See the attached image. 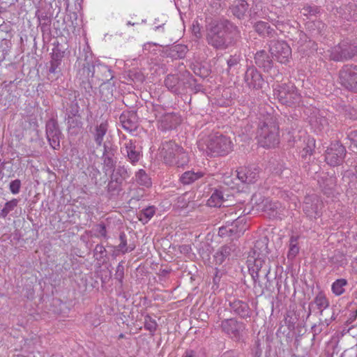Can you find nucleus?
Wrapping results in <instances>:
<instances>
[{
	"label": "nucleus",
	"mask_w": 357,
	"mask_h": 357,
	"mask_svg": "<svg viewBox=\"0 0 357 357\" xmlns=\"http://www.w3.org/2000/svg\"><path fill=\"white\" fill-rule=\"evenodd\" d=\"M208 44L216 50H225L233 40L241 38L238 26L228 20L210 19L206 25Z\"/></svg>",
	"instance_id": "1"
},
{
	"label": "nucleus",
	"mask_w": 357,
	"mask_h": 357,
	"mask_svg": "<svg viewBox=\"0 0 357 357\" xmlns=\"http://www.w3.org/2000/svg\"><path fill=\"white\" fill-rule=\"evenodd\" d=\"M79 74L82 77H91L102 82L111 81L114 77L113 71L98 61H93L91 55L86 56L84 60L79 59Z\"/></svg>",
	"instance_id": "2"
},
{
	"label": "nucleus",
	"mask_w": 357,
	"mask_h": 357,
	"mask_svg": "<svg viewBox=\"0 0 357 357\" xmlns=\"http://www.w3.org/2000/svg\"><path fill=\"white\" fill-rule=\"evenodd\" d=\"M257 142L264 148L275 147L279 143V126L273 116L266 117L260 122L257 130Z\"/></svg>",
	"instance_id": "3"
},
{
	"label": "nucleus",
	"mask_w": 357,
	"mask_h": 357,
	"mask_svg": "<svg viewBox=\"0 0 357 357\" xmlns=\"http://www.w3.org/2000/svg\"><path fill=\"white\" fill-rule=\"evenodd\" d=\"M247 265L249 273L254 282V289L256 292L262 294L264 293L263 287L259 281L260 274H264L267 282H269L268 275L271 271L270 261L268 257H248Z\"/></svg>",
	"instance_id": "4"
},
{
	"label": "nucleus",
	"mask_w": 357,
	"mask_h": 357,
	"mask_svg": "<svg viewBox=\"0 0 357 357\" xmlns=\"http://www.w3.org/2000/svg\"><path fill=\"white\" fill-rule=\"evenodd\" d=\"M160 154L164 162L169 166L182 167L189 162L188 153L183 147L172 141L165 142L162 144Z\"/></svg>",
	"instance_id": "5"
},
{
	"label": "nucleus",
	"mask_w": 357,
	"mask_h": 357,
	"mask_svg": "<svg viewBox=\"0 0 357 357\" xmlns=\"http://www.w3.org/2000/svg\"><path fill=\"white\" fill-rule=\"evenodd\" d=\"M203 145L199 144V146ZM204 145L206 148L202 146L201 149L211 157L227 155L233 148L230 138L219 133L209 135L204 142Z\"/></svg>",
	"instance_id": "6"
},
{
	"label": "nucleus",
	"mask_w": 357,
	"mask_h": 357,
	"mask_svg": "<svg viewBox=\"0 0 357 357\" xmlns=\"http://www.w3.org/2000/svg\"><path fill=\"white\" fill-rule=\"evenodd\" d=\"M328 52L331 60L335 62H344L357 55V44L348 39L343 40Z\"/></svg>",
	"instance_id": "7"
},
{
	"label": "nucleus",
	"mask_w": 357,
	"mask_h": 357,
	"mask_svg": "<svg viewBox=\"0 0 357 357\" xmlns=\"http://www.w3.org/2000/svg\"><path fill=\"white\" fill-rule=\"evenodd\" d=\"M274 96L282 105L289 107L298 105L301 96L293 83L278 84L274 89Z\"/></svg>",
	"instance_id": "8"
},
{
	"label": "nucleus",
	"mask_w": 357,
	"mask_h": 357,
	"mask_svg": "<svg viewBox=\"0 0 357 357\" xmlns=\"http://www.w3.org/2000/svg\"><path fill=\"white\" fill-rule=\"evenodd\" d=\"M222 333L234 341H243L246 334V324L235 318L225 319L220 325Z\"/></svg>",
	"instance_id": "9"
},
{
	"label": "nucleus",
	"mask_w": 357,
	"mask_h": 357,
	"mask_svg": "<svg viewBox=\"0 0 357 357\" xmlns=\"http://www.w3.org/2000/svg\"><path fill=\"white\" fill-rule=\"evenodd\" d=\"M339 82L347 91L357 93V66L344 65L339 71Z\"/></svg>",
	"instance_id": "10"
},
{
	"label": "nucleus",
	"mask_w": 357,
	"mask_h": 357,
	"mask_svg": "<svg viewBox=\"0 0 357 357\" xmlns=\"http://www.w3.org/2000/svg\"><path fill=\"white\" fill-rule=\"evenodd\" d=\"M190 80H194L192 76L188 72L183 73L181 76L178 75H168L165 81V85L171 92L179 94L184 91L185 84Z\"/></svg>",
	"instance_id": "11"
},
{
	"label": "nucleus",
	"mask_w": 357,
	"mask_h": 357,
	"mask_svg": "<svg viewBox=\"0 0 357 357\" xmlns=\"http://www.w3.org/2000/svg\"><path fill=\"white\" fill-rule=\"evenodd\" d=\"M269 52L281 63L287 64L291 59V49L284 40H272L269 43Z\"/></svg>",
	"instance_id": "12"
},
{
	"label": "nucleus",
	"mask_w": 357,
	"mask_h": 357,
	"mask_svg": "<svg viewBox=\"0 0 357 357\" xmlns=\"http://www.w3.org/2000/svg\"><path fill=\"white\" fill-rule=\"evenodd\" d=\"M125 142L120 148L121 153L132 165H136L142 158V148L137 145L136 140L128 139L125 135L123 136Z\"/></svg>",
	"instance_id": "13"
},
{
	"label": "nucleus",
	"mask_w": 357,
	"mask_h": 357,
	"mask_svg": "<svg viewBox=\"0 0 357 357\" xmlns=\"http://www.w3.org/2000/svg\"><path fill=\"white\" fill-rule=\"evenodd\" d=\"M322 207V200L317 195L312 194L305 197L303 203V211L310 219H316L320 217Z\"/></svg>",
	"instance_id": "14"
},
{
	"label": "nucleus",
	"mask_w": 357,
	"mask_h": 357,
	"mask_svg": "<svg viewBox=\"0 0 357 357\" xmlns=\"http://www.w3.org/2000/svg\"><path fill=\"white\" fill-rule=\"evenodd\" d=\"M345 155V147L339 142H335L326 151L325 160L329 165L335 167L342 164Z\"/></svg>",
	"instance_id": "15"
},
{
	"label": "nucleus",
	"mask_w": 357,
	"mask_h": 357,
	"mask_svg": "<svg viewBox=\"0 0 357 357\" xmlns=\"http://www.w3.org/2000/svg\"><path fill=\"white\" fill-rule=\"evenodd\" d=\"M46 135L50 145L54 149L60 148V138L61 132L59 128L57 121L54 119H50L46 123Z\"/></svg>",
	"instance_id": "16"
},
{
	"label": "nucleus",
	"mask_w": 357,
	"mask_h": 357,
	"mask_svg": "<svg viewBox=\"0 0 357 357\" xmlns=\"http://www.w3.org/2000/svg\"><path fill=\"white\" fill-rule=\"evenodd\" d=\"M244 82L247 86L252 89H260L265 84L262 75L255 66L248 67L244 75Z\"/></svg>",
	"instance_id": "17"
},
{
	"label": "nucleus",
	"mask_w": 357,
	"mask_h": 357,
	"mask_svg": "<svg viewBox=\"0 0 357 357\" xmlns=\"http://www.w3.org/2000/svg\"><path fill=\"white\" fill-rule=\"evenodd\" d=\"M229 306L230 312L241 319L250 318L252 314L248 303L241 300L234 299L233 301H229Z\"/></svg>",
	"instance_id": "18"
},
{
	"label": "nucleus",
	"mask_w": 357,
	"mask_h": 357,
	"mask_svg": "<svg viewBox=\"0 0 357 357\" xmlns=\"http://www.w3.org/2000/svg\"><path fill=\"white\" fill-rule=\"evenodd\" d=\"M181 123V118L175 113H165L158 119V128L162 131L175 129Z\"/></svg>",
	"instance_id": "19"
},
{
	"label": "nucleus",
	"mask_w": 357,
	"mask_h": 357,
	"mask_svg": "<svg viewBox=\"0 0 357 357\" xmlns=\"http://www.w3.org/2000/svg\"><path fill=\"white\" fill-rule=\"evenodd\" d=\"M323 193L328 197H334L339 194L337 190V178L328 175L321 177L318 181Z\"/></svg>",
	"instance_id": "20"
},
{
	"label": "nucleus",
	"mask_w": 357,
	"mask_h": 357,
	"mask_svg": "<svg viewBox=\"0 0 357 357\" xmlns=\"http://www.w3.org/2000/svg\"><path fill=\"white\" fill-rule=\"evenodd\" d=\"M236 172L238 178L244 183H253L259 176V169L255 166L241 167Z\"/></svg>",
	"instance_id": "21"
},
{
	"label": "nucleus",
	"mask_w": 357,
	"mask_h": 357,
	"mask_svg": "<svg viewBox=\"0 0 357 357\" xmlns=\"http://www.w3.org/2000/svg\"><path fill=\"white\" fill-rule=\"evenodd\" d=\"M268 238L266 236H262L257 239L250 252L248 257H265L268 255Z\"/></svg>",
	"instance_id": "22"
},
{
	"label": "nucleus",
	"mask_w": 357,
	"mask_h": 357,
	"mask_svg": "<svg viewBox=\"0 0 357 357\" xmlns=\"http://www.w3.org/2000/svg\"><path fill=\"white\" fill-rule=\"evenodd\" d=\"M65 120L67 124L68 133L70 136L77 135L83 129V121L82 115L68 116Z\"/></svg>",
	"instance_id": "23"
},
{
	"label": "nucleus",
	"mask_w": 357,
	"mask_h": 357,
	"mask_svg": "<svg viewBox=\"0 0 357 357\" xmlns=\"http://www.w3.org/2000/svg\"><path fill=\"white\" fill-rule=\"evenodd\" d=\"M255 64L265 72L271 70L273 66V61L271 56L265 50H259L255 55Z\"/></svg>",
	"instance_id": "24"
},
{
	"label": "nucleus",
	"mask_w": 357,
	"mask_h": 357,
	"mask_svg": "<svg viewBox=\"0 0 357 357\" xmlns=\"http://www.w3.org/2000/svg\"><path fill=\"white\" fill-rule=\"evenodd\" d=\"M252 26L255 31L261 37L273 38L277 35L276 31L266 22L257 21L253 23Z\"/></svg>",
	"instance_id": "25"
},
{
	"label": "nucleus",
	"mask_w": 357,
	"mask_h": 357,
	"mask_svg": "<svg viewBox=\"0 0 357 357\" xmlns=\"http://www.w3.org/2000/svg\"><path fill=\"white\" fill-rule=\"evenodd\" d=\"M249 8V4L245 0H235L229 9L232 15L238 20L245 18Z\"/></svg>",
	"instance_id": "26"
},
{
	"label": "nucleus",
	"mask_w": 357,
	"mask_h": 357,
	"mask_svg": "<svg viewBox=\"0 0 357 357\" xmlns=\"http://www.w3.org/2000/svg\"><path fill=\"white\" fill-rule=\"evenodd\" d=\"M309 122L315 131H321L328 125L327 119L318 110L313 112Z\"/></svg>",
	"instance_id": "27"
},
{
	"label": "nucleus",
	"mask_w": 357,
	"mask_h": 357,
	"mask_svg": "<svg viewBox=\"0 0 357 357\" xmlns=\"http://www.w3.org/2000/svg\"><path fill=\"white\" fill-rule=\"evenodd\" d=\"M108 127V123L106 121L95 126L92 135L93 140L98 146L102 145L104 137L107 132Z\"/></svg>",
	"instance_id": "28"
},
{
	"label": "nucleus",
	"mask_w": 357,
	"mask_h": 357,
	"mask_svg": "<svg viewBox=\"0 0 357 357\" xmlns=\"http://www.w3.org/2000/svg\"><path fill=\"white\" fill-rule=\"evenodd\" d=\"M188 47L185 45L178 44L167 50V56L173 59H181L185 57L188 52Z\"/></svg>",
	"instance_id": "29"
},
{
	"label": "nucleus",
	"mask_w": 357,
	"mask_h": 357,
	"mask_svg": "<svg viewBox=\"0 0 357 357\" xmlns=\"http://www.w3.org/2000/svg\"><path fill=\"white\" fill-rule=\"evenodd\" d=\"M204 175V173L201 171H187L181 174L179 180L183 185H190L203 177Z\"/></svg>",
	"instance_id": "30"
},
{
	"label": "nucleus",
	"mask_w": 357,
	"mask_h": 357,
	"mask_svg": "<svg viewBox=\"0 0 357 357\" xmlns=\"http://www.w3.org/2000/svg\"><path fill=\"white\" fill-rule=\"evenodd\" d=\"M234 245H226L221 247L215 255L216 264H222L224 261L231 255V252H234Z\"/></svg>",
	"instance_id": "31"
},
{
	"label": "nucleus",
	"mask_w": 357,
	"mask_h": 357,
	"mask_svg": "<svg viewBox=\"0 0 357 357\" xmlns=\"http://www.w3.org/2000/svg\"><path fill=\"white\" fill-rule=\"evenodd\" d=\"M36 17L39 22V27L43 33L50 31L51 18L45 13H41L39 10L36 12Z\"/></svg>",
	"instance_id": "32"
},
{
	"label": "nucleus",
	"mask_w": 357,
	"mask_h": 357,
	"mask_svg": "<svg viewBox=\"0 0 357 357\" xmlns=\"http://www.w3.org/2000/svg\"><path fill=\"white\" fill-rule=\"evenodd\" d=\"M114 88V84H112L110 81L104 82L100 84V93L104 101H109L112 98Z\"/></svg>",
	"instance_id": "33"
},
{
	"label": "nucleus",
	"mask_w": 357,
	"mask_h": 357,
	"mask_svg": "<svg viewBox=\"0 0 357 357\" xmlns=\"http://www.w3.org/2000/svg\"><path fill=\"white\" fill-rule=\"evenodd\" d=\"M316 308L319 310L320 315H322L324 310L329 306V301L323 293H319L313 301L311 302Z\"/></svg>",
	"instance_id": "34"
},
{
	"label": "nucleus",
	"mask_w": 357,
	"mask_h": 357,
	"mask_svg": "<svg viewBox=\"0 0 357 357\" xmlns=\"http://www.w3.org/2000/svg\"><path fill=\"white\" fill-rule=\"evenodd\" d=\"M223 193L221 190L215 189L207 201L210 207H220L224 202Z\"/></svg>",
	"instance_id": "35"
},
{
	"label": "nucleus",
	"mask_w": 357,
	"mask_h": 357,
	"mask_svg": "<svg viewBox=\"0 0 357 357\" xmlns=\"http://www.w3.org/2000/svg\"><path fill=\"white\" fill-rule=\"evenodd\" d=\"M119 119L123 128L126 130L132 132L137 130V123L130 115L121 114Z\"/></svg>",
	"instance_id": "36"
},
{
	"label": "nucleus",
	"mask_w": 357,
	"mask_h": 357,
	"mask_svg": "<svg viewBox=\"0 0 357 357\" xmlns=\"http://www.w3.org/2000/svg\"><path fill=\"white\" fill-rule=\"evenodd\" d=\"M77 77L80 81V86L82 89L84 90V92L91 96V92L93 91V79L91 78V77H82L79 74V69L77 73Z\"/></svg>",
	"instance_id": "37"
},
{
	"label": "nucleus",
	"mask_w": 357,
	"mask_h": 357,
	"mask_svg": "<svg viewBox=\"0 0 357 357\" xmlns=\"http://www.w3.org/2000/svg\"><path fill=\"white\" fill-rule=\"evenodd\" d=\"M298 235H292L289 239V252L287 254V257L289 259H293L297 255L299 252L298 244Z\"/></svg>",
	"instance_id": "38"
},
{
	"label": "nucleus",
	"mask_w": 357,
	"mask_h": 357,
	"mask_svg": "<svg viewBox=\"0 0 357 357\" xmlns=\"http://www.w3.org/2000/svg\"><path fill=\"white\" fill-rule=\"evenodd\" d=\"M0 26V59H5L6 50L9 47L10 41L7 39L8 33Z\"/></svg>",
	"instance_id": "39"
},
{
	"label": "nucleus",
	"mask_w": 357,
	"mask_h": 357,
	"mask_svg": "<svg viewBox=\"0 0 357 357\" xmlns=\"http://www.w3.org/2000/svg\"><path fill=\"white\" fill-rule=\"evenodd\" d=\"M120 243L116 247L118 251L122 254L132 251L135 246L134 245H128L126 235L124 232H121L119 235Z\"/></svg>",
	"instance_id": "40"
},
{
	"label": "nucleus",
	"mask_w": 357,
	"mask_h": 357,
	"mask_svg": "<svg viewBox=\"0 0 357 357\" xmlns=\"http://www.w3.org/2000/svg\"><path fill=\"white\" fill-rule=\"evenodd\" d=\"M135 180L142 186L149 188L151 185V178L144 169H139L136 172Z\"/></svg>",
	"instance_id": "41"
},
{
	"label": "nucleus",
	"mask_w": 357,
	"mask_h": 357,
	"mask_svg": "<svg viewBox=\"0 0 357 357\" xmlns=\"http://www.w3.org/2000/svg\"><path fill=\"white\" fill-rule=\"evenodd\" d=\"M347 284V280L344 278L337 279L332 284V291L336 296H340L344 292V287Z\"/></svg>",
	"instance_id": "42"
},
{
	"label": "nucleus",
	"mask_w": 357,
	"mask_h": 357,
	"mask_svg": "<svg viewBox=\"0 0 357 357\" xmlns=\"http://www.w3.org/2000/svg\"><path fill=\"white\" fill-rule=\"evenodd\" d=\"M278 203L266 200L264 205V211L266 212L270 218H275L278 215Z\"/></svg>",
	"instance_id": "43"
},
{
	"label": "nucleus",
	"mask_w": 357,
	"mask_h": 357,
	"mask_svg": "<svg viewBox=\"0 0 357 357\" xmlns=\"http://www.w3.org/2000/svg\"><path fill=\"white\" fill-rule=\"evenodd\" d=\"M155 208L153 206L142 209L139 213V220L147 222L155 214Z\"/></svg>",
	"instance_id": "44"
},
{
	"label": "nucleus",
	"mask_w": 357,
	"mask_h": 357,
	"mask_svg": "<svg viewBox=\"0 0 357 357\" xmlns=\"http://www.w3.org/2000/svg\"><path fill=\"white\" fill-rule=\"evenodd\" d=\"M17 203L18 201L17 199H13L12 200L7 202L0 212V216L3 218H6L8 213L14 210V208L17 206Z\"/></svg>",
	"instance_id": "45"
},
{
	"label": "nucleus",
	"mask_w": 357,
	"mask_h": 357,
	"mask_svg": "<svg viewBox=\"0 0 357 357\" xmlns=\"http://www.w3.org/2000/svg\"><path fill=\"white\" fill-rule=\"evenodd\" d=\"M107 190L109 198H112V197L119 195V192L121 190V185L110 180L107 186Z\"/></svg>",
	"instance_id": "46"
},
{
	"label": "nucleus",
	"mask_w": 357,
	"mask_h": 357,
	"mask_svg": "<svg viewBox=\"0 0 357 357\" xmlns=\"http://www.w3.org/2000/svg\"><path fill=\"white\" fill-rule=\"evenodd\" d=\"M80 107L78 104V102L76 99L71 101L69 105V107L66 109V116H79L80 114Z\"/></svg>",
	"instance_id": "47"
},
{
	"label": "nucleus",
	"mask_w": 357,
	"mask_h": 357,
	"mask_svg": "<svg viewBox=\"0 0 357 357\" xmlns=\"http://www.w3.org/2000/svg\"><path fill=\"white\" fill-rule=\"evenodd\" d=\"M241 60V57L239 54H234L230 56V57L227 59V70L229 72L230 70H234L238 68V66L240 65V61Z\"/></svg>",
	"instance_id": "48"
},
{
	"label": "nucleus",
	"mask_w": 357,
	"mask_h": 357,
	"mask_svg": "<svg viewBox=\"0 0 357 357\" xmlns=\"http://www.w3.org/2000/svg\"><path fill=\"white\" fill-rule=\"evenodd\" d=\"M158 324L155 319H152L149 315L145 317L144 328L149 331L152 335H154L157 330Z\"/></svg>",
	"instance_id": "49"
},
{
	"label": "nucleus",
	"mask_w": 357,
	"mask_h": 357,
	"mask_svg": "<svg viewBox=\"0 0 357 357\" xmlns=\"http://www.w3.org/2000/svg\"><path fill=\"white\" fill-rule=\"evenodd\" d=\"M106 249L102 245H96L93 250V255L96 259L103 262L106 257Z\"/></svg>",
	"instance_id": "50"
},
{
	"label": "nucleus",
	"mask_w": 357,
	"mask_h": 357,
	"mask_svg": "<svg viewBox=\"0 0 357 357\" xmlns=\"http://www.w3.org/2000/svg\"><path fill=\"white\" fill-rule=\"evenodd\" d=\"M114 154L103 153L102 160L104 169L107 171L114 169L116 162L113 159Z\"/></svg>",
	"instance_id": "51"
},
{
	"label": "nucleus",
	"mask_w": 357,
	"mask_h": 357,
	"mask_svg": "<svg viewBox=\"0 0 357 357\" xmlns=\"http://www.w3.org/2000/svg\"><path fill=\"white\" fill-rule=\"evenodd\" d=\"M21 185V181L20 179H15L10 183L9 189L13 194L16 195L20 192Z\"/></svg>",
	"instance_id": "52"
},
{
	"label": "nucleus",
	"mask_w": 357,
	"mask_h": 357,
	"mask_svg": "<svg viewBox=\"0 0 357 357\" xmlns=\"http://www.w3.org/2000/svg\"><path fill=\"white\" fill-rule=\"evenodd\" d=\"M234 232L235 230L233 228L229 227H221L219 229L218 235L221 237L231 236Z\"/></svg>",
	"instance_id": "53"
},
{
	"label": "nucleus",
	"mask_w": 357,
	"mask_h": 357,
	"mask_svg": "<svg viewBox=\"0 0 357 357\" xmlns=\"http://www.w3.org/2000/svg\"><path fill=\"white\" fill-rule=\"evenodd\" d=\"M113 172H114L118 176L123 178L124 179L129 177L130 174L129 172L125 166H119L116 169L113 170Z\"/></svg>",
	"instance_id": "54"
},
{
	"label": "nucleus",
	"mask_w": 357,
	"mask_h": 357,
	"mask_svg": "<svg viewBox=\"0 0 357 357\" xmlns=\"http://www.w3.org/2000/svg\"><path fill=\"white\" fill-rule=\"evenodd\" d=\"M313 146L314 144L312 143V145L307 144L305 147L303 149V150L301 151V157L303 158L306 159L307 156H309L310 158L312 156L314 151Z\"/></svg>",
	"instance_id": "55"
},
{
	"label": "nucleus",
	"mask_w": 357,
	"mask_h": 357,
	"mask_svg": "<svg viewBox=\"0 0 357 357\" xmlns=\"http://www.w3.org/2000/svg\"><path fill=\"white\" fill-rule=\"evenodd\" d=\"M114 276L115 278L118 280L121 283L123 282L124 278V266L121 264V263L118 264Z\"/></svg>",
	"instance_id": "56"
},
{
	"label": "nucleus",
	"mask_w": 357,
	"mask_h": 357,
	"mask_svg": "<svg viewBox=\"0 0 357 357\" xmlns=\"http://www.w3.org/2000/svg\"><path fill=\"white\" fill-rule=\"evenodd\" d=\"M61 62L56 61H50V67H49V73L50 74H56L60 72L58 70L59 66L61 65Z\"/></svg>",
	"instance_id": "57"
},
{
	"label": "nucleus",
	"mask_w": 357,
	"mask_h": 357,
	"mask_svg": "<svg viewBox=\"0 0 357 357\" xmlns=\"http://www.w3.org/2000/svg\"><path fill=\"white\" fill-rule=\"evenodd\" d=\"M63 57V52H61L59 49H54L52 54L51 60L61 62Z\"/></svg>",
	"instance_id": "58"
},
{
	"label": "nucleus",
	"mask_w": 357,
	"mask_h": 357,
	"mask_svg": "<svg viewBox=\"0 0 357 357\" xmlns=\"http://www.w3.org/2000/svg\"><path fill=\"white\" fill-rule=\"evenodd\" d=\"M97 231L99 235L105 238H107V234L105 225L104 223H100L97 225Z\"/></svg>",
	"instance_id": "59"
},
{
	"label": "nucleus",
	"mask_w": 357,
	"mask_h": 357,
	"mask_svg": "<svg viewBox=\"0 0 357 357\" xmlns=\"http://www.w3.org/2000/svg\"><path fill=\"white\" fill-rule=\"evenodd\" d=\"M348 139L357 146V130H352L347 135Z\"/></svg>",
	"instance_id": "60"
},
{
	"label": "nucleus",
	"mask_w": 357,
	"mask_h": 357,
	"mask_svg": "<svg viewBox=\"0 0 357 357\" xmlns=\"http://www.w3.org/2000/svg\"><path fill=\"white\" fill-rule=\"evenodd\" d=\"M110 180L114 181V182L119 183L121 185H122L123 181L125 179L123 178L118 176L114 172H112V174L110 176Z\"/></svg>",
	"instance_id": "61"
},
{
	"label": "nucleus",
	"mask_w": 357,
	"mask_h": 357,
	"mask_svg": "<svg viewBox=\"0 0 357 357\" xmlns=\"http://www.w3.org/2000/svg\"><path fill=\"white\" fill-rule=\"evenodd\" d=\"M181 357H197V352L192 349H187Z\"/></svg>",
	"instance_id": "62"
},
{
	"label": "nucleus",
	"mask_w": 357,
	"mask_h": 357,
	"mask_svg": "<svg viewBox=\"0 0 357 357\" xmlns=\"http://www.w3.org/2000/svg\"><path fill=\"white\" fill-rule=\"evenodd\" d=\"M304 9L307 10L310 14H314L318 8L317 7L307 6L306 7H304Z\"/></svg>",
	"instance_id": "63"
},
{
	"label": "nucleus",
	"mask_w": 357,
	"mask_h": 357,
	"mask_svg": "<svg viewBox=\"0 0 357 357\" xmlns=\"http://www.w3.org/2000/svg\"><path fill=\"white\" fill-rule=\"evenodd\" d=\"M177 203L178 204V206H180L181 208H184V207L187 206L186 202H184L183 197H178Z\"/></svg>",
	"instance_id": "64"
}]
</instances>
